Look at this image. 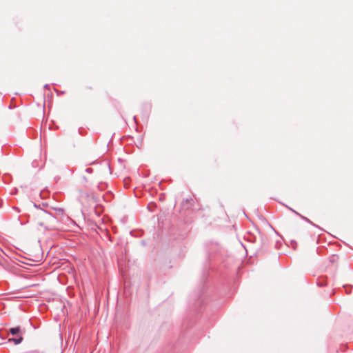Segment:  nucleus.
<instances>
[{
	"mask_svg": "<svg viewBox=\"0 0 353 353\" xmlns=\"http://www.w3.org/2000/svg\"><path fill=\"white\" fill-rule=\"evenodd\" d=\"M193 203H194L193 199L192 197H190L189 199H186L185 200H184L182 203L183 205L187 204L189 205H192Z\"/></svg>",
	"mask_w": 353,
	"mask_h": 353,
	"instance_id": "nucleus-2",
	"label": "nucleus"
},
{
	"mask_svg": "<svg viewBox=\"0 0 353 353\" xmlns=\"http://www.w3.org/2000/svg\"><path fill=\"white\" fill-rule=\"evenodd\" d=\"M10 332L12 334V335H15V334H17L20 332V328L19 327H12L10 330Z\"/></svg>",
	"mask_w": 353,
	"mask_h": 353,
	"instance_id": "nucleus-3",
	"label": "nucleus"
},
{
	"mask_svg": "<svg viewBox=\"0 0 353 353\" xmlns=\"http://www.w3.org/2000/svg\"><path fill=\"white\" fill-rule=\"evenodd\" d=\"M23 341V337L19 336L17 338L10 339L9 341H13L15 344H19Z\"/></svg>",
	"mask_w": 353,
	"mask_h": 353,
	"instance_id": "nucleus-1",
	"label": "nucleus"
}]
</instances>
